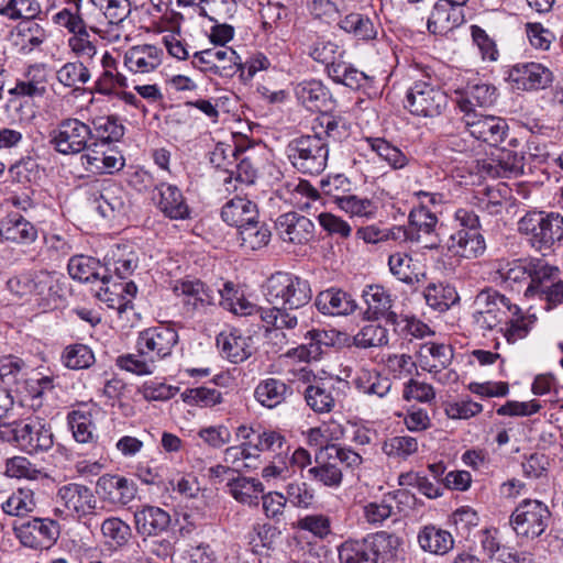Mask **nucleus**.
<instances>
[{
    "mask_svg": "<svg viewBox=\"0 0 563 563\" xmlns=\"http://www.w3.org/2000/svg\"><path fill=\"white\" fill-rule=\"evenodd\" d=\"M400 540L387 531H378L363 539H349L338 547L339 563H378L396 556Z\"/></svg>",
    "mask_w": 563,
    "mask_h": 563,
    "instance_id": "obj_1",
    "label": "nucleus"
},
{
    "mask_svg": "<svg viewBox=\"0 0 563 563\" xmlns=\"http://www.w3.org/2000/svg\"><path fill=\"white\" fill-rule=\"evenodd\" d=\"M266 300L280 311H292L309 303L312 290L307 279L290 273L273 274L264 285Z\"/></svg>",
    "mask_w": 563,
    "mask_h": 563,
    "instance_id": "obj_2",
    "label": "nucleus"
},
{
    "mask_svg": "<svg viewBox=\"0 0 563 563\" xmlns=\"http://www.w3.org/2000/svg\"><path fill=\"white\" fill-rule=\"evenodd\" d=\"M456 230L448 238V252L462 258H477L486 251V241L481 232L479 217L470 209L459 208L453 214Z\"/></svg>",
    "mask_w": 563,
    "mask_h": 563,
    "instance_id": "obj_3",
    "label": "nucleus"
},
{
    "mask_svg": "<svg viewBox=\"0 0 563 563\" xmlns=\"http://www.w3.org/2000/svg\"><path fill=\"white\" fill-rule=\"evenodd\" d=\"M518 230L534 251L545 255L563 240V216L553 211L528 212L519 220Z\"/></svg>",
    "mask_w": 563,
    "mask_h": 563,
    "instance_id": "obj_4",
    "label": "nucleus"
},
{
    "mask_svg": "<svg viewBox=\"0 0 563 563\" xmlns=\"http://www.w3.org/2000/svg\"><path fill=\"white\" fill-rule=\"evenodd\" d=\"M285 154L297 172L314 176L327 167L329 145L319 132H314L312 135L290 140L285 147Z\"/></svg>",
    "mask_w": 563,
    "mask_h": 563,
    "instance_id": "obj_5",
    "label": "nucleus"
},
{
    "mask_svg": "<svg viewBox=\"0 0 563 563\" xmlns=\"http://www.w3.org/2000/svg\"><path fill=\"white\" fill-rule=\"evenodd\" d=\"M172 291L180 299L183 313L190 319L205 316L217 302V291L199 278L177 279Z\"/></svg>",
    "mask_w": 563,
    "mask_h": 563,
    "instance_id": "obj_6",
    "label": "nucleus"
},
{
    "mask_svg": "<svg viewBox=\"0 0 563 563\" xmlns=\"http://www.w3.org/2000/svg\"><path fill=\"white\" fill-rule=\"evenodd\" d=\"M474 306V324L483 331L496 329L508 319L514 308L509 298L492 288L479 291L475 297Z\"/></svg>",
    "mask_w": 563,
    "mask_h": 563,
    "instance_id": "obj_7",
    "label": "nucleus"
},
{
    "mask_svg": "<svg viewBox=\"0 0 563 563\" xmlns=\"http://www.w3.org/2000/svg\"><path fill=\"white\" fill-rule=\"evenodd\" d=\"M65 3L96 26L104 20L110 24H120L131 14L130 0H65Z\"/></svg>",
    "mask_w": 563,
    "mask_h": 563,
    "instance_id": "obj_8",
    "label": "nucleus"
},
{
    "mask_svg": "<svg viewBox=\"0 0 563 563\" xmlns=\"http://www.w3.org/2000/svg\"><path fill=\"white\" fill-rule=\"evenodd\" d=\"M551 520L549 507L537 499L522 500L510 516V525L519 537L534 539L540 537Z\"/></svg>",
    "mask_w": 563,
    "mask_h": 563,
    "instance_id": "obj_9",
    "label": "nucleus"
},
{
    "mask_svg": "<svg viewBox=\"0 0 563 563\" xmlns=\"http://www.w3.org/2000/svg\"><path fill=\"white\" fill-rule=\"evenodd\" d=\"M448 95L438 86L418 80L406 93V108L411 114L423 118H435L446 108Z\"/></svg>",
    "mask_w": 563,
    "mask_h": 563,
    "instance_id": "obj_10",
    "label": "nucleus"
},
{
    "mask_svg": "<svg viewBox=\"0 0 563 563\" xmlns=\"http://www.w3.org/2000/svg\"><path fill=\"white\" fill-rule=\"evenodd\" d=\"M87 200L103 218L125 213L128 195L122 186L111 179L96 180L85 189Z\"/></svg>",
    "mask_w": 563,
    "mask_h": 563,
    "instance_id": "obj_11",
    "label": "nucleus"
},
{
    "mask_svg": "<svg viewBox=\"0 0 563 563\" xmlns=\"http://www.w3.org/2000/svg\"><path fill=\"white\" fill-rule=\"evenodd\" d=\"M54 23L64 26L69 33L74 35L68 40L71 51L82 59H91L97 48L95 44L89 40L88 29L97 32L98 26L93 25L87 20H84L80 14H77L69 8L56 12L53 15Z\"/></svg>",
    "mask_w": 563,
    "mask_h": 563,
    "instance_id": "obj_12",
    "label": "nucleus"
},
{
    "mask_svg": "<svg viewBox=\"0 0 563 563\" xmlns=\"http://www.w3.org/2000/svg\"><path fill=\"white\" fill-rule=\"evenodd\" d=\"M65 303L63 274L56 271L37 273V317L52 314L58 321Z\"/></svg>",
    "mask_w": 563,
    "mask_h": 563,
    "instance_id": "obj_13",
    "label": "nucleus"
},
{
    "mask_svg": "<svg viewBox=\"0 0 563 563\" xmlns=\"http://www.w3.org/2000/svg\"><path fill=\"white\" fill-rule=\"evenodd\" d=\"M349 382L339 377L314 380L305 389L307 406L317 413H328L333 410L336 401L345 395Z\"/></svg>",
    "mask_w": 563,
    "mask_h": 563,
    "instance_id": "obj_14",
    "label": "nucleus"
},
{
    "mask_svg": "<svg viewBox=\"0 0 563 563\" xmlns=\"http://www.w3.org/2000/svg\"><path fill=\"white\" fill-rule=\"evenodd\" d=\"M96 494L109 510L126 507L137 494V486L119 474H103L96 483Z\"/></svg>",
    "mask_w": 563,
    "mask_h": 563,
    "instance_id": "obj_15",
    "label": "nucleus"
},
{
    "mask_svg": "<svg viewBox=\"0 0 563 563\" xmlns=\"http://www.w3.org/2000/svg\"><path fill=\"white\" fill-rule=\"evenodd\" d=\"M155 208L167 219L184 221L191 218V208L183 190L166 181L157 183L151 192Z\"/></svg>",
    "mask_w": 563,
    "mask_h": 563,
    "instance_id": "obj_16",
    "label": "nucleus"
},
{
    "mask_svg": "<svg viewBox=\"0 0 563 563\" xmlns=\"http://www.w3.org/2000/svg\"><path fill=\"white\" fill-rule=\"evenodd\" d=\"M506 79L518 90L536 91L548 88L554 79V75L547 66L526 62L510 66L506 71Z\"/></svg>",
    "mask_w": 563,
    "mask_h": 563,
    "instance_id": "obj_17",
    "label": "nucleus"
},
{
    "mask_svg": "<svg viewBox=\"0 0 563 563\" xmlns=\"http://www.w3.org/2000/svg\"><path fill=\"white\" fill-rule=\"evenodd\" d=\"M438 217L428 209V206L413 208L408 216L406 229H397L398 235H406L408 242L422 244L423 247L432 249L437 246L435 228Z\"/></svg>",
    "mask_w": 563,
    "mask_h": 563,
    "instance_id": "obj_18",
    "label": "nucleus"
},
{
    "mask_svg": "<svg viewBox=\"0 0 563 563\" xmlns=\"http://www.w3.org/2000/svg\"><path fill=\"white\" fill-rule=\"evenodd\" d=\"M92 130L78 119H66L52 134V143L62 154H77L87 147Z\"/></svg>",
    "mask_w": 563,
    "mask_h": 563,
    "instance_id": "obj_19",
    "label": "nucleus"
},
{
    "mask_svg": "<svg viewBox=\"0 0 563 563\" xmlns=\"http://www.w3.org/2000/svg\"><path fill=\"white\" fill-rule=\"evenodd\" d=\"M178 340V332L173 327L161 323L141 331L136 343L157 363L172 355Z\"/></svg>",
    "mask_w": 563,
    "mask_h": 563,
    "instance_id": "obj_20",
    "label": "nucleus"
},
{
    "mask_svg": "<svg viewBox=\"0 0 563 563\" xmlns=\"http://www.w3.org/2000/svg\"><path fill=\"white\" fill-rule=\"evenodd\" d=\"M276 233L284 243L305 245L314 238V223L298 212L280 214L275 222Z\"/></svg>",
    "mask_w": 563,
    "mask_h": 563,
    "instance_id": "obj_21",
    "label": "nucleus"
},
{
    "mask_svg": "<svg viewBox=\"0 0 563 563\" xmlns=\"http://www.w3.org/2000/svg\"><path fill=\"white\" fill-rule=\"evenodd\" d=\"M229 310L239 316H253L258 314L261 320L267 328L272 327L274 330L294 329L298 324L296 314L280 311L277 308H261L247 300L243 295L238 299V302L230 305Z\"/></svg>",
    "mask_w": 563,
    "mask_h": 563,
    "instance_id": "obj_22",
    "label": "nucleus"
},
{
    "mask_svg": "<svg viewBox=\"0 0 563 563\" xmlns=\"http://www.w3.org/2000/svg\"><path fill=\"white\" fill-rule=\"evenodd\" d=\"M362 297L366 303L363 317L366 320L384 319L388 324L398 323V313L393 309V298L388 290L380 285H369L363 290Z\"/></svg>",
    "mask_w": 563,
    "mask_h": 563,
    "instance_id": "obj_23",
    "label": "nucleus"
},
{
    "mask_svg": "<svg viewBox=\"0 0 563 563\" xmlns=\"http://www.w3.org/2000/svg\"><path fill=\"white\" fill-rule=\"evenodd\" d=\"M163 49L151 44L130 47L123 57L125 68L133 75H146L155 71L163 63Z\"/></svg>",
    "mask_w": 563,
    "mask_h": 563,
    "instance_id": "obj_24",
    "label": "nucleus"
},
{
    "mask_svg": "<svg viewBox=\"0 0 563 563\" xmlns=\"http://www.w3.org/2000/svg\"><path fill=\"white\" fill-rule=\"evenodd\" d=\"M297 101L309 111H325L333 98L330 89L320 79H303L294 87Z\"/></svg>",
    "mask_w": 563,
    "mask_h": 563,
    "instance_id": "obj_25",
    "label": "nucleus"
},
{
    "mask_svg": "<svg viewBox=\"0 0 563 563\" xmlns=\"http://www.w3.org/2000/svg\"><path fill=\"white\" fill-rule=\"evenodd\" d=\"M299 44L303 54L310 56L314 62L325 65V70L332 63L342 56L339 45L334 42L319 36L311 30L303 31L299 35Z\"/></svg>",
    "mask_w": 563,
    "mask_h": 563,
    "instance_id": "obj_26",
    "label": "nucleus"
},
{
    "mask_svg": "<svg viewBox=\"0 0 563 563\" xmlns=\"http://www.w3.org/2000/svg\"><path fill=\"white\" fill-rule=\"evenodd\" d=\"M133 517L135 530L143 537H157L166 532L172 523L169 512L153 505H142Z\"/></svg>",
    "mask_w": 563,
    "mask_h": 563,
    "instance_id": "obj_27",
    "label": "nucleus"
},
{
    "mask_svg": "<svg viewBox=\"0 0 563 563\" xmlns=\"http://www.w3.org/2000/svg\"><path fill=\"white\" fill-rule=\"evenodd\" d=\"M216 342L223 357L231 363L244 362L253 353L252 336L243 334L235 328L221 331L217 335Z\"/></svg>",
    "mask_w": 563,
    "mask_h": 563,
    "instance_id": "obj_28",
    "label": "nucleus"
},
{
    "mask_svg": "<svg viewBox=\"0 0 563 563\" xmlns=\"http://www.w3.org/2000/svg\"><path fill=\"white\" fill-rule=\"evenodd\" d=\"M57 498L63 503L65 508L77 515L78 517L91 514L97 500L92 490L81 484L69 483L58 488Z\"/></svg>",
    "mask_w": 563,
    "mask_h": 563,
    "instance_id": "obj_29",
    "label": "nucleus"
},
{
    "mask_svg": "<svg viewBox=\"0 0 563 563\" xmlns=\"http://www.w3.org/2000/svg\"><path fill=\"white\" fill-rule=\"evenodd\" d=\"M470 134L492 146L503 143L508 135L509 126L504 118L482 115L466 122Z\"/></svg>",
    "mask_w": 563,
    "mask_h": 563,
    "instance_id": "obj_30",
    "label": "nucleus"
},
{
    "mask_svg": "<svg viewBox=\"0 0 563 563\" xmlns=\"http://www.w3.org/2000/svg\"><path fill=\"white\" fill-rule=\"evenodd\" d=\"M220 216L228 225L240 229L257 220L260 211L256 202L250 198L235 196L222 206Z\"/></svg>",
    "mask_w": 563,
    "mask_h": 563,
    "instance_id": "obj_31",
    "label": "nucleus"
},
{
    "mask_svg": "<svg viewBox=\"0 0 563 563\" xmlns=\"http://www.w3.org/2000/svg\"><path fill=\"white\" fill-rule=\"evenodd\" d=\"M465 22L464 9L437 1L427 21L428 32L433 35H446Z\"/></svg>",
    "mask_w": 563,
    "mask_h": 563,
    "instance_id": "obj_32",
    "label": "nucleus"
},
{
    "mask_svg": "<svg viewBox=\"0 0 563 563\" xmlns=\"http://www.w3.org/2000/svg\"><path fill=\"white\" fill-rule=\"evenodd\" d=\"M560 269L551 265L542 257H529V277L530 280L526 290V297L539 296L545 291L550 284L558 279Z\"/></svg>",
    "mask_w": 563,
    "mask_h": 563,
    "instance_id": "obj_33",
    "label": "nucleus"
},
{
    "mask_svg": "<svg viewBox=\"0 0 563 563\" xmlns=\"http://www.w3.org/2000/svg\"><path fill=\"white\" fill-rule=\"evenodd\" d=\"M314 305L321 313L329 316H347L357 308L352 295L336 288H329L319 292Z\"/></svg>",
    "mask_w": 563,
    "mask_h": 563,
    "instance_id": "obj_34",
    "label": "nucleus"
},
{
    "mask_svg": "<svg viewBox=\"0 0 563 563\" xmlns=\"http://www.w3.org/2000/svg\"><path fill=\"white\" fill-rule=\"evenodd\" d=\"M417 357L423 371L437 375L451 364L453 349L443 343L427 342L420 345Z\"/></svg>",
    "mask_w": 563,
    "mask_h": 563,
    "instance_id": "obj_35",
    "label": "nucleus"
},
{
    "mask_svg": "<svg viewBox=\"0 0 563 563\" xmlns=\"http://www.w3.org/2000/svg\"><path fill=\"white\" fill-rule=\"evenodd\" d=\"M263 483L255 477L238 476L227 483L228 494L238 503L257 507L264 493Z\"/></svg>",
    "mask_w": 563,
    "mask_h": 563,
    "instance_id": "obj_36",
    "label": "nucleus"
},
{
    "mask_svg": "<svg viewBox=\"0 0 563 563\" xmlns=\"http://www.w3.org/2000/svg\"><path fill=\"white\" fill-rule=\"evenodd\" d=\"M0 13L10 19H21L16 26L18 35L27 37L32 45L35 43V36L31 33L35 18L33 0H9L4 7L0 8Z\"/></svg>",
    "mask_w": 563,
    "mask_h": 563,
    "instance_id": "obj_37",
    "label": "nucleus"
},
{
    "mask_svg": "<svg viewBox=\"0 0 563 563\" xmlns=\"http://www.w3.org/2000/svg\"><path fill=\"white\" fill-rule=\"evenodd\" d=\"M339 27L357 41L369 42L377 37L379 25L372 18L360 12H351L338 22Z\"/></svg>",
    "mask_w": 563,
    "mask_h": 563,
    "instance_id": "obj_38",
    "label": "nucleus"
},
{
    "mask_svg": "<svg viewBox=\"0 0 563 563\" xmlns=\"http://www.w3.org/2000/svg\"><path fill=\"white\" fill-rule=\"evenodd\" d=\"M355 388L365 395L385 397L391 389L393 383L376 369L360 368L353 378Z\"/></svg>",
    "mask_w": 563,
    "mask_h": 563,
    "instance_id": "obj_39",
    "label": "nucleus"
},
{
    "mask_svg": "<svg viewBox=\"0 0 563 563\" xmlns=\"http://www.w3.org/2000/svg\"><path fill=\"white\" fill-rule=\"evenodd\" d=\"M388 267L394 277L410 286L420 283L421 278L424 277L418 261H415L406 252H396L389 255Z\"/></svg>",
    "mask_w": 563,
    "mask_h": 563,
    "instance_id": "obj_40",
    "label": "nucleus"
},
{
    "mask_svg": "<svg viewBox=\"0 0 563 563\" xmlns=\"http://www.w3.org/2000/svg\"><path fill=\"white\" fill-rule=\"evenodd\" d=\"M418 543L426 552L443 555L453 549L454 539L449 531L429 525L419 531Z\"/></svg>",
    "mask_w": 563,
    "mask_h": 563,
    "instance_id": "obj_41",
    "label": "nucleus"
},
{
    "mask_svg": "<svg viewBox=\"0 0 563 563\" xmlns=\"http://www.w3.org/2000/svg\"><path fill=\"white\" fill-rule=\"evenodd\" d=\"M67 268L70 277L79 282L93 283L96 280H101L102 284H106L110 279L108 275L100 274L102 266L91 256H73L68 262Z\"/></svg>",
    "mask_w": 563,
    "mask_h": 563,
    "instance_id": "obj_42",
    "label": "nucleus"
},
{
    "mask_svg": "<svg viewBox=\"0 0 563 563\" xmlns=\"http://www.w3.org/2000/svg\"><path fill=\"white\" fill-rule=\"evenodd\" d=\"M291 395V388L280 379L267 378L255 388L254 396L264 407L275 408Z\"/></svg>",
    "mask_w": 563,
    "mask_h": 563,
    "instance_id": "obj_43",
    "label": "nucleus"
},
{
    "mask_svg": "<svg viewBox=\"0 0 563 563\" xmlns=\"http://www.w3.org/2000/svg\"><path fill=\"white\" fill-rule=\"evenodd\" d=\"M327 74L335 84L343 85L354 90L364 87L369 80V76L342 59L332 63Z\"/></svg>",
    "mask_w": 563,
    "mask_h": 563,
    "instance_id": "obj_44",
    "label": "nucleus"
},
{
    "mask_svg": "<svg viewBox=\"0 0 563 563\" xmlns=\"http://www.w3.org/2000/svg\"><path fill=\"white\" fill-rule=\"evenodd\" d=\"M69 427L75 440L79 443H88L93 439V423L91 404H81L67 416Z\"/></svg>",
    "mask_w": 563,
    "mask_h": 563,
    "instance_id": "obj_45",
    "label": "nucleus"
},
{
    "mask_svg": "<svg viewBox=\"0 0 563 563\" xmlns=\"http://www.w3.org/2000/svg\"><path fill=\"white\" fill-rule=\"evenodd\" d=\"M423 297L427 305L439 312L446 311L459 300L455 288L444 282L428 284Z\"/></svg>",
    "mask_w": 563,
    "mask_h": 563,
    "instance_id": "obj_46",
    "label": "nucleus"
},
{
    "mask_svg": "<svg viewBox=\"0 0 563 563\" xmlns=\"http://www.w3.org/2000/svg\"><path fill=\"white\" fill-rule=\"evenodd\" d=\"M536 317L533 314L525 316L518 306L514 305L512 311L505 321L506 327L500 328V332L507 343L515 344L519 340L525 339L531 331Z\"/></svg>",
    "mask_w": 563,
    "mask_h": 563,
    "instance_id": "obj_47",
    "label": "nucleus"
},
{
    "mask_svg": "<svg viewBox=\"0 0 563 563\" xmlns=\"http://www.w3.org/2000/svg\"><path fill=\"white\" fill-rule=\"evenodd\" d=\"M82 166L93 174H113L124 167V157L119 153H98L81 156Z\"/></svg>",
    "mask_w": 563,
    "mask_h": 563,
    "instance_id": "obj_48",
    "label": "nucleus"
},
{
    "mask_svg": "<svg viewBox=\"0 0 563 563\" xmlns=\"http://www.w3.org/2000/svg\"><path fill=\"white\" fill-rule=\"evenodd\" d=\"M306 339L309 340L308 343L294 349L292 353H288L301 362L318 360L323 352V346H329L331 344V339L324 330H310L307 332Z\"/></svg>",
    "mask_w": 563,
    "mask_h": 563,
    "instance_id": "obj_49",
    "label": "nucleus"
},
{
    "mask_svg": "<svg viewBox=\"0 0 563 563\" xmlns=\"http://www.w3.org/2000/svg\"><path fill=\"white\" fill-rule=\"evenodd\" d=\"M240 245L245 251H256L266 246L271 240V230L268 227L257 220L252 224H245L243 228L238 229Z\"/></svg>",
    "mask_w": 563,
    "mask_h": 563,
    "instance_id": "obj_50",
    "label": "nucleus"
},
{
    "mask_svg": "<svg viewBox=\"0 0 563 563\" xmlns=\"http://www.w3.org/2000/svg\"><path fill=\"white\" fill-rule=\"evenodd\" d=\"M119 368L135 375H151L156 368V361L145 354V350L136 343V353H128L117 357Z\"/></svg>",
    "mask_w": 563,
    "mask_h": 563,
    "instance_id": "obj_51",
    "label": "nucleus"
},
{
    "mask_svg": "<svg viewBox=\"0 0 563 563\" xmlns=\"http://www.w3.org/2000/svg\"><path fill=\"white\" fill-rule=\"evenodd\" d=\"M336 207L351 218L371 220L376 217L377 205L367 197H360L350 191L343 199H339Z\"/></svg>",
    "mask_w": 563,
    "mask_h": 563,
    "instance_id": "obj_52",
    "label": "nucleus"
},
{
    "mask_svg": "<svg viewBox=\"0 0 563 563\" xmlns=\"http://www.w3.org/2000/svg\"><path fill=\"white\" fill-rule=\"evenodd\" d=\"M137 264V254L131 246L118 245L108 262V271L113 272L119 278L125 279L132 275Z\"/></svg>",
    "mask_w": 563,
    "mask_h": 563,
    "instance_id": "obj_53",
    "label": "nucleus"
},
{
    "mask_svg": "<svg viewBox=\"0 0 563 563\" xmlns=\"http://www.w3.org/2000/svg\"><path fill=\"white\" fill-rule=\"evenodd\" d=\"M365 142L377 156L391 168L401 169L408 165V157L397 146L383 137H365Z\"/></svg>",
    "mask_w": 563,
    "mask_h": 563,
    "instance_id": "obj_54",
    "label": "nucleus"
},
{
    "mask_svg": "<svg viewBox=\"0 0 563 563\" xmlns=\"http://www.w3.org/2000/svg\"><path fill=\"white\" fill-rule=\"evenodd\" d=\"M214 58L213 75L231 78L243 68L241 56L232 47L216 46Z\"/></svg>",
    "mask_w": 563,
    "mask_h": 563,
    "instance_id": "obj_55",
    "label": "nucleus"
},
{
    "mask_svg": "<svg viewBox=\"0 0 563 563\" xmlns=\"http://www.w3.org/2000/svg\"><path fill=\"white\" fill-rule=\"evenodd\" d=\"M91 139L100 143L118 142L124 135V126L114 115L98 117L92 121Z\"/></svg>",
    "mask_w": 563,
    "mask_h": 563,
    "instance_id": "obj_56",
    "label": "nucleus"
},
{
    "mask_svg": "<svg viewBox=\"0 0 563 563\" xmlns=\"http://www.w3.org/2000/svg\"><path fill=\"white\" fill-rule=\"evenodd\" d=\"M418 440L410 435H395L384 441L382 451L389 459L407 460L418 452Z\"/></svg>",
    "mask_w": 563,
    "mask_h": 563,
    "instance_id": "obj_57",
    "label": "nucleus"
},
{
    "mask_svg": "<svg viewBox=\"0 0 563 563\" xmlns=\"http://www.w3.org/2000/svg\"><path fill=\"white\" fill-rule=\"evenodd\" d=\"M285 497L292 507L309 509L316 501V492L305 481H292L285 486Z\"/></svg>",
    "mask_w": 563,
    "mask_h": 563,
    "instance_id": "obj_58",
    "label": "nucleus"
},
{
    "mask_svg": "<svg viewBox=\"0 0 563 563\" xmlns=\"http://www.w3.org/2000/svg\"><path fill=\"white\" fill-rule=\"evenodd\" d=\"M101 533L107 542L115 548H122L131 539V527L118 517H110L101 523Z\"/></svg>",
    "mask_w": 563,
    "mask_h": 563,
    "instance_id": "obj_59",
    "label": "nucleus"
},
{
    "mask_svg": "<svg viewBox=\"0 0 563 563\" xmlns=\"http://www.w3.org/2000/svg\"><path fill=\"white\" fill-rule=\"evenodd\" d=\"M395 497L385 495L379 500L366 503L363 506V518L373 526H382L394 512Z\"/></svg>",
    "mask_w": 563,
    "mask_h": 563,
    "instance_id": "obj_60",
    "label": "nucleus"
},
{
    "mask_svg": "<svg viewBox=\"0 0 563 563\" xmlns=\"http://www.w3.org/2000/svg\"><path fill=\"white\" fill-rule=\"evenodd\" d=\"M35 508L34 493L31 488H20L12 494L3 504L2 510L16 517H23Z\"/></svg>",
    "mask_w": 563,
    "mask_h": 563,
    "instance_id": "obj_61",
    "label": "nucleus"
},
{
    "mask_svg": "<svg viewBox=\"0 0 563 563\" xmlns=\"http://www.w3.org/2000/svg\"><path fill=\"white\" fill-rule=\"evenodd\" d=\"M498 276L507 283L517 284L528 280L529 257L512 261L501 260L497 265Z\"/></svg>",
    "mask_w": 563,
    "mask_h": 563,
    "instance_id": "obj_62",
    "label": "nucleus"
},
{
    "mask_svg": "<svg viewBox=\"0 0 563 563\" xmlns=\"http://www.w3.org/2000/svg\"><path fill=\"white\" fill-rule=\"evenodd\" d=\"M181 399L189 406L213 407L222 402V394L214 387L200 386L187 388Z\"/></svg>",
    "mask_w": 563,
    "mask_h": 563,
    "instance_id": "obj_63",
    "label": "nucleus"
},
{
    "mask_svg": "<svg viewBox=\"0 0 563 563\" xmlns=\"http://www.w3.org/2000/svg\"><path fill=\"white\" fill-rule=\"evenodd\" d=\"M353 342L355 346L361 349L383 346L388 343V331L378 323H369L357 332Z\"/></svg>",
    "mask_w": 563,
    "mask_h": 563,
    "instance_id": "obj_64",
    "label": "nucleus"
}]
</instances>
